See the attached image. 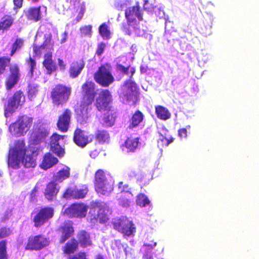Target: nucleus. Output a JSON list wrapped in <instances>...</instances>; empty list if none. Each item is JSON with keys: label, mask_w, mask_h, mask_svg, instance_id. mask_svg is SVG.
<instances>
[{"label": "nucleus", "mask_w": 259, "mask_h": 259, "mask_svg": "<svg viewBox=\"0 0 259 259\" xmlns=\"http://www.w3.org/2000/svg\"><path fill=\"white\" fill-rule=\"evenodd\" d=\"M112 102V96L108 90H103L96 99L95 105L98 111H105L112 107L110 104Z\"/></svg>", "instance_id": "obj_14"}, {"label": "nucleus", "mask_w": 259, "mask_h": 259, "mask_svg": "<svg viewBox=\"0 0 259 259\" xmlns=\"http://www.w3.org/2000/svg\"><path fill=\"white\" fill-rule=\"evenodd\" d=\"M144 117V114L141 111L137 110L130 119L128 128L133 129L140 125L143 122Z\"/></svg>", "instance_id": "obj_28"}, {"label": "nucleus", "mask_w": 259, "mask_h": 259, "mask_svg": "<svg viewBox=\"0 0 259 259\" xmlns=\"http://www.w3.org/2000/svg\"><path fill=\"white\" fill-rule=\"evenodd\" d=\"M156 245V242H153V244H150L149 242H145L144 246L147 248L145 250V252L142 256V259H154L151 251Z\"/></svg>", "instance_id": "obj_43"}, {"label": "nucleus", "mask_w": 259, "mask_h": 259, "mask_svg": "<svg viewBox=\"0 0 259 259\" xmlns=\"http://www.w3.org/2000/svg\"><path fill=\"white\" fill-rule=\"evenodd\" d=\"M37 192V188L36 187H35L31 192V197H34L35 196V194Z\"/></svg>", "instance_id": "obj_63"}, {"label": "nucleus", "mask_w": 259, "mask_h": 259, "mask_svg": "<svg viewBox=\"0 0 259 259\" xmlns=\"http://www.w3.org/2000/svg\"><path fill=\"white\" fill-rule=\"evenodd\" d=\"M85 66V62L82 59L73 61L69 68L70 76L74 78L77 77L81 72Z\"/></svg>", "instance_id": "obj_25"}, {"label": "nucleus", "mask_w": 259, "mask_h": 259, "mask_svg": "<svg viewBox=\"0 0 259 259\" xmlns=\"http://www.w3.org/2000/svg\"><path fill=\"white\" fill-rule=\"evenodd\" d=\"M24 40L22 38H16L12 45L10 56L11 57L13 56L16 53L17 51L21 49L24 46Z\"/></svg>", "instance_id": "obj_45"}, {"label": "nucleus", "mask_w": 259, "mask_h": 259, "mask_svg": "<svg viewBox=\"0 0 259 259\" xmlns=\"http://www.w3.org/2000/svg\"><path fill=\"white\" fill-rule=\"evenodd\" d=\"M155 113L157 118L162 120H166L171 116V114L168 110L161 105L155 107Z\"/></svg>", "instance_id": "obj_35"}, {"label": "nucleus", "mask_w": 259, "mask_h": 259, "mask_svg": "<svg viewBox=\"0 0 259 259\" xmlns=\"http://www.w3.org/2000/svg\"><path fill=\"white\" fill-rule=\"evenodd\" d=\"M57 231L60 235L59 243L62 244L74 235V229L72 222L71 221L64 222L58 228Z\"/></svg>", "instance_id": "obj_19"}, {"label": "nucleus", "mask_w": 259, "mask_h": 259, "mask_svg": "<svg viewBox=\"0 0 259 259\" xmlns=\"http://www.w3.org/2000/svg\"><path fill=\"white\" fill-rule=\"evenodd\" d=\"M174 140V138L168 134L166 130H164L163 133H159V138L157 141L158 146L161 148L167 147L173 142Z\"/></svg>", "instance_id": "obj_31"}, {"label": "nucleus", "mask_w": 259, "mask_h": 259, "mask_svg": "<svg viewBox=\"0 0 259 259\" xmlns=\"http://www.w3.org/2000/svg\"><path fill=\"white\" fill-rule=\"evenodd\" d=\"M53 55L51 52L46 53L44 56L42 61L43 67L46 69L48 74H51L57 70V66L53 60Z\"/></svg>", "instance_id": "obj_23"}, {"label": "nucleus", "mask_w": 259, "mask_h": 259, "mask_svg": "<svg viewBox=\"0 0 259 259\" xmlns=\"http://www.w3.org/2000/svg\"><path fill=\"white\" fill-rule=\"evenodd\" d=\"M9 73L6 78L5 84L7 90L10 91L19 82L21 78L20 68L14 64L9 68Z\"/></svg>", "instance_id": "obj_15"}, {"label": "nucleus", "mask_w": 259, "mask_h": 259, "mask_svg": "<svg viewBox=\"0 0 259 259\" xmlns=\"http://www.w3.org/2000/svg\"><path fill=\"white\" fill-rule=\"evenodd\" d=\"M27 18L34 22L39 21L41 18L40 7L29 8L26 14Z\"/></svg>", "instance_id": "obj_33"}, {"label": "nucleus", "mask_w": 259, "mask_h": 259, "mask_svg": "<svg viewBox=\"0 0 259 259\" xmlns=\"http://www.w3.org/2000/svg\"><path fill=\"white\" fill-rule=\"evenodd\" d=\"M116 67L118 70L122 74L127 75L130 78H132L136 72L135 68L131 67V65L124 66L121 64L117 63Z\"/></svg>", "instance_id": "obj_39"}, {"label": "nucleus", "mask_w": 259, "mask_h": 259, "mask_svg": "<svg viewBox=\"0 0 259 259\" xmlns=\"http://www.w3.org/2000/svg\"><path fill=\"white\" fill-rule=\"evenodd\" d=\"M26 63L29 67V72L31 74H33L36 67V61L33 58L29 57V58L27 60Z\"/></svg>", "instance_id": "obj_50"}, {"label": "nucleus", "mask_w": 259, "mask_h": 259, "mask_svg": "<svg viewBox=\"0 0 259 259\" xmlns=\"http://www.w3.org/2000/svg\"><path fill=\"white\" fill-rule=\"evenodd\" d=\"M49 244V239L42 234L30 235L25 243V249L31 251L40 250L48 246Z\"/></svg>", "instance_id": "obj_11"}, {"label": "nucleus", "mask_w": 259, "mask_h": 259, "mask_svg": "<svg viewBox=\"0 0 259 259\" xmlns=\"http://www.w3.org/2000/svg\"><path fill=\"white\" fill-rule=\"evenodd\" d=\"M70 168L65 166V168L59 170L56 175L54 176V181L56 182H62L64 180L70 177Z\"/></svg>", "instance_id": "obj_36"}, {"label": "nucleus", "mask_w": 259, "mask_h": 259, "mask_svg": "<svg viewBox=\"0 0 259 259\" xmlns=\"http://www.w3.org/2000/svg\"><path fill=\"white\" fill-rule=\"evenodd\" d=\"M143 13L138 4L126 9L125 10V17L127 20V25H123V31L127 34L130 35L131 31L127 28V25L130 26L137 24L136 18L138 19V21H142L143 20Z\"/></svg>", "instance_id": "obj_9"}, {"label": "nucleus", "mask_w": 259, "mask_h": 259, "mask_svg": "<svg viewBox=\"0 0 259 259\" xmlns=\"http://www.w3.org/2000/svg\"><path fill=\"white\" fill-rule=\"evenodd\" d=\"M54 214L53 207L46 206L41 208L34 215L32 222L35 228H40L51 219Z\"/></svg>", "instance_id": "obj_12"}, {"label": "nucleus", "mask_w": 259, "mask_h": 259, "mask_svg": "<svg viewBox=\"0 0 259 259\" xmlns=\"http://www.w3.org/2000/svg\"><path fill=\"white\" fill-rule=\"evenodd\" d=\"M105 47V44L103 42L98 44L96 53L98 56H100L104 53Z\"/></svg>", "instance_id": "obj_54"}, {"label": "nucleus", "mask_w": 259, "mask_h": 259, "mask_svg": "<svg viewBox=\"0 0 259 259\" xmlns=\"http://www.w3.org/2000/svg\"><path fill=\"white\" fill-rule=\"evenodd\" d=\"M77 242L82 247H87L92 245L90 234L85 230H80L77 234Z\"/></svg>", "instance_id": "obj_26"}, {"label": "nucleus", "mask_w": 259, "mask_h": 259, "mask_svg": "<svg viewBox=\"0 0 259 259\" xmlns=\"http://www.w3.org/2000/svg\"><path fill=\"white\" fill-rule=\"evenodd\" d=\"M93 135L76 127L73 132V141L77 146L84 148L93 141Z\"/></svg>", "instance_id": "obj_17"}, {"label": "nucleus", "mask_w": 259, "mask_h": 259, "mask_svg": "<svg viewBox=\"0 0 259 259\" xmlns=\"http://www.w3.org/2000/svg\"><path fill=\"white\" fill-rule=\"evenodd\" d=\"M136 203L141 207H145L150 204V201L144 194L140 193L137 196Z\"/></svg>", "instance_id": "obj_46"}, {"label": "nucleus", "mask_w": 259, "mask_h": 259, "mask_svg": "<svg viewBox=\"0 0 259 259\" xmlns=\"http://www.w3.org/2000/svg\"><path fill=\"white\" fill-rule=\"evenodd\" d=\"M23 0H13L14 5V9L17 10L20 9L22 7Z\"/></svg>", "instance_id": "obj_59"}, {"label": "nucleus", "mask_w": 259, "mask_h": 259, "mask_svg": "<svg viewBox=\"0 0 259 259\" xmlns=\"http://www.w3.org/2000/svg\"><path fill=\"white\" fill-rule=\"evenodd\" d=\"M58 159L54 157L50 152L46 153L43 157L42 161L40 164V167L45 170L52 167L53 166L57 164Z\"/></svg>", "instance_id": "obj_27"}, {"label": "nucleus", "mask_w": 259, "mask_h": 259, "mask_svg": "<svg viewBox=\"0 0 259 259\" xmlns=\"http://www.w3.org/2000/svg\"><path fill=\"white\" fill-rule=\"evenodd\" d=\"M112 224L115 230L124 236H133L136 232L134 224L125 217L114 218L112 221Z\"/></svg>", "instance_id": "obj_10"}, {"label": "nucleus", "mask_w": 259, "mask_h": 259, "mask_svg": "<svg viewBox=\"0 0 259 259\" xmlns=\"http://www.w3.org/2000/svg\"><path fill=\"white\" fill-rule=\"evenodd\" d=\"M48 135L46 130L44 127L34 128L30 136V141L34 145H37L44 141Z\"/></svg>", "instance_id": "obj_22"}, {"label": "nucleus", "mask_w": 259, "mask_h": 259, "mask_svg": "<svg viewBox=\"0 0 259 259\" xmlns=\"http://www.w3.org/2000/svg\"><path fill=\"white\" fill-rule=\"evenodd\" d=\"M88 186L83 185L80 188H67L62 195V198L66 199H80L84 198L88 193Z\"/></svg>", "instance_id": "obj_18"}, {"label": "nucleus", "mask_w": 259, "mask_h": 259, "mask_svg": "<svg viewBox=\"0 0 259 259\" xmlns=\"http://www.w3.org/2000/svg\"><path fill=\"white\" fill-rule=\"evenodd\" d=\"M11 61V58L8 56L0 57V75L4 74L6 70L7 67L9 66Z\"/></svg>", "instance_id": "obj_44"}, {"label": "nucleus", "mask_w": 259, "mask_h": 259, "mask_svg": "<svg viewBox=\"0 0 259 259\" xmlns=\"http://www.w3.org/2000/svg\"><path fill=\"white\" fill-rule=\"evenodd\" d=\"M178 136L181 139L186 138L187 130L186 128H182L178 130Z\"/></svg>", "instance_id": "obj_58"}, {"label": "nucleus", "mask_w": 259, "mask_h": 259, "mask_svg": "<svg viewBox=\"0 0 259 259\" xmlns=\"http://www.w3.org/2000/svg\"><path fill=\"white\" fill-rule=\"evenodd\" d=\"M133 194H131L130 195L127 194L117 195V201L119 205L122 207L129 206L132 200L133 199Z\"/></svg>", "instance_id": "obj_40"}, {"label": "nucleus", "mask_w": 259, "mask_h": 259, "mask_svg": "<svg viewBox=\"0 0 259 259\" xmlns=\"http://www.w3.org/2000/svg\"><path fill=\"white\" fill-rule=\"evenodd\" d=\"M68 2L73 5L74 9H76L78 13L76 17V21L79 22L83 17L85 10V4L81 0H67Z\"/></svg>", "instance_id": "obj_29"}, {"label": "nucleus", "mask_w": 259, "mask_h": 259, "mask_svg": "<svg viewBox=\"0 0 259 259\" xmlns=\"http://www.w3.org/2000/svg\"><path fill=\"white\" fill-rule=\"evenodd\" d=\"M112 66L108 63L100 66L94 75L96 82L104 87H107L112 83L114 78L112 74Z\"/></svg>", "instance_id": "obj_7"}, {"label": "nucleus", "mask_w": 259, "mask_h": 259, "mask_svg": "<svg viewBox=\"0 0 259 259\" xmlns=\"http://www.w3.org/2000/svg\"><path fill=\"white\" fill-rule=\"evenodd\" d=\"M89 207L82 202H75L67 207L64 210V213L70 218L82 219L86 217Z\"/></svg>", "instance_id": "obj_13"}, {"label": "nucleus", "mask_w": 259, "mask_h": 259, "mask_svg": "<svg viewBox=\"0 0 259 259\" xmlns=\"http://www.w3.org/2000/svg\"><path fill=\"white\" fill-rule=\"evenodd\" d=\"M37 153L34 149L27 148L24 140H18L9 150L8 164L13 169L19 168L20 162L26 168L34 167L36 165Z\"/></svg>", "instance_id": "obj_1"}, {"label": "nucleus", "mask_w": 259, "mask_h": 259, "mask_svg": "<svg viewBox=\"0 0 259 259\" xmlns=\"http://www.w3.org/2000/svg\"><path fill=\"white\" fill-rule=\"evenodd\" d=\"M10 234V230L7 227H2L0 229V239L8 236Z\"/></svg>", "instance_id": "obj_53"}, {"label": "nucleus", "mask_w": 259, "mask_h": 259, "mask_svg": "<svg viewBox=\"0 0 259 259\" xmlns=\"http://www.w3.org/2000/svg\"><path fill=\"white\" fill-rule=\"evenodd\" d=\"M33 122V117L23 114L18 116L16 120L10 124L9 130L12 135L15 137L24 136L30 131Z\"/></svg>", "instance_id": "obj_3"}, {"label": "nucleus", "mask_w": 259, "mask_h": 259, "mask_svg": "<svg viewBox=\"0 0 259 259\" xmlns=\"http://www.w3.org/2000/svg\"><path fill=\"white\" fill-rule=\"evenodd\" d=\"M143 9L144 10L148 12H152L154 10V7L150 5L148 0L144 1V4L143 6Z\"/></svg>", "instance_id": "obj_56"}, {"label": "nucleus", "mask_w": 259, "mask_h": 259, "mask_svg": "<svg viewBox=\"0 0 259 259\" xmlns=\"http://www.w3.org/2000/svg\"><path fill=\"white\" fill-rule=\"evenodd\" d=\"M95 259H105L103 256L100 254H98L96 256Z\"/></svg>", "instance_id": "obj_64"}, {"label": "nucleus", "mask_w": 259, "mask_h": 259, "mask_svg": "<svg viewBox=\"0 0 259 259\" xmlns=\"http://www.w3.org/2000/svg\"><path fill=\"white\" fill-rule=\"evenodd\" d=\"M67 38V33L66 32H64L62 35V38L61 39V43L63 44V43L65 42L66 41Z\"/></svg>", "instance_id": "obj_61"}, {"label": "nucleus", "mask_w": 259, "mask_h": 259, "mask_svg": "<svg viewBox=\"0 0 259 259\" xmlns=\"http://www.w3.org/2000/svg\"><path fill=\"white\" fill-rule=\"evenodd\" d=\"M38 92V90L36 87L29 86L28 91V97H33L35 96Z\"/></svg>", "instance_id": "obj_55"}, {"label": "nucleus", "mask_w": 259, "mask_h": 259, "mask_svg": "<svg viewBox=\"0 0 259 259\" xmlns=\"http://www.w3.org/2000/svg\"><path fill=\"white\" fill-rule=\"evenodd\" d=\"M138 90L137 85L135 81L127 80L121 87L119 97L123 102H133L135 105L138 100Z\"/></svg>", "instance_id": "obj_8"}, {"label": "nucleus", "mask_w": 259, "mask_h": 259, "mask_svg": "<svg viewBox=\"0 0 259 259\" xmlns=\"http://www.w3.org/2000/svg\"><path fill=\"white\" fill-rule=\"evenodd\" d=\"M140 143L139 138L128 137L125 140L123 146L126 149L127 152H134L138 148Z\"/></svg>", "instance_id": "obj_32"}, {"label": "nucleus", "mask_w": 259, "mask_h": 259, "mask_svg": "<svg viewBox=\"0 0 259 259\" xmlns=\"http://www.w3.org/2000/svg\"><path fill=\"white\" fill-rule=\"evenodd\" d=\"M90 222L93 224L106 223L109 218L105 212V208L102 202L92 201L89 206L88 215Z\"/></svg>", "instance_id": "obj_6"}, {"label": "nucleus", "mask_w": 259, "mask_h": 259, "mask_svg": "<svg viewBox=\"0 0 259 259\" xmlns=\"http://www.w3.org/2000/svg\"><path fill=\"white\" fill-rule=\"evenodd\" d=\"M52 37V35L50 33L45 34L44 38V40L41 45L45 48L50 45L51 44Z\"/></svg>", "instance_id": "obj_52"}, {"label": "nucleus", "mask_w": 259, "mask_h": 259, "mask_svg": "<svg viewBox=\"0 0 259 259\" xmlns=\"http://www.w3.org/2000/svg\"><path fill=\"white\" fill-rule=\"evenodd\" d=\"M72 116V111L69 108L64 109L58 115L56 126L58 131L62 133H66L70 128L71 118Z\"/></svg>", "instance_id": "obj_16"}, {"label": "nucleus", "mask_w": 259, "mask_h": 259, "mask_svg": "<svg viewBox=\"0 0 259 259\" xmlns=\"http://www.w3.org/2000/svg\"><path fill=\"white\" fill-rule=\"evenodd\" d=\"M64 136L54 133L50 138V150L59 157H62L65 154V150L59 144V141L63 140Z\"/></svg>", "instance_id": "obj_20"}, {"label": "nucleus", "mask_w": 259, "mask_h": 259, "mask_svg": "<svg viewBox=\"0 0 259 259\" xmlns=\"http://www.w3.org/2000/svg\"><path fill=\"white\" fill-rule=\"evenodd\" d=\"M99 33L101 36L104 39H108L110 37V31L108 29L107 25L104 23L99 27Z\"/></svg>", "instance_id": "obj_47"}, {"label": "nucleus", "mask_w": 259, "mask_h": 259, "mask_svg": "<svg viewBox=\"0 0 259 259\" xmlns=\"http://www.w3.org/2000/svg\"><path fill=\"white\" fill-rule=\"evenodd\" d=\"M58 64L60 70H64L66 68V64L63 60L60 58L58 59Z\"/></svg>", "instance_id": "obj_60"}, {"label": "nucleus", "mask_w": 259, "mask_h": 259, "mask_svg": "<svg viewBox=\"0 0 259 259\" xmlns=\"http://www.w3.org/2000/svg\"><path fill=\"white\" fill-rule=\"evenodd\" d=\"M110 136L107 131L98 130L95 133V140L99 144H103L109 142Z\"/></svg>", "instance_id": "obj_38"}, {"label": "nucleus", "mask_w": 259, "mask_h": 259, "mask_svg": "<svg viewBox=\"0 0 259 259\" xmlns=\"http://www.w3.org/2000/svg\"><path fill=\"white\" fill-rule=\"evenodd\" d=\"M118 194L117 195L127 194L130 195L133 194L132 188L126 184H124L122 181L119 182L117 184Z\"/></svg>", "instance_id": "obj_42"}, {"label": "nucleus", "mask_w": 259, "mask_h": 259, "mask_svg": "<svg viewBox=\"0 0 259 259\" xmlns=\"http://www.w3.org/2000/svg\"><path fill=\"white\" fill-rule=\"evenodd\" d=\"M78 248V242L75 238H72L62 248L64 254L69 255L74 253Z\"/></svg>", "instance_id": "obj_30"}, {"label": "nucleus", "mask_w": 259, "mask_h": 259, "mask_svg": "<svg viewBox=\"0 0 259 259\" xmlns=\"http://www.w3.org/2000/svg\"><path fill=\"white\" fill-rule=\"evenodd\" d=\"M138 176V174L135 171L132 170L128 174V176L131 178L136 177Z\"/></svg>", "instance_id": "obj_62"}, {"label": "nucleus", "mask_w": 259, "mask_h": 259, "mask_svg": "<svg viewBox=\"0 0 259 259\" xmlns=\"http://www.w3.org/2000/svg\"><path fill=\"white\" fill-rule=\"evenodd\" d=\"M106 111L107 112L103 118L104 122L107 126H111L113 125L116 118V112L113 107Z\"/></svg>", "instance_id": "obj_34"}, {"label": "nucleus", "mask_w": 259, "mask_h": 259, "mask_svg": "<svg viewBox=\"0 0 259 259\" xmlns=\"http://www.w3.org/2000/svg\"><path fill=\"white\" fill-rule=\"evenodd\" d=\"M6 248V241H0V259H7Z\"/></svg>", "instance_id": "obj_48"}, {"label": "nucleus", "mask_w": 259, "mask_h": 259, "mask_svg": "<svg viewBox=\"0 0 259 259\" xmlns=\"http://www.w3.org/2000/svg\"><path fill=\"white\" fill-rule=\"evenodd\" d=\"M33 52L34 54V57L38 56L40 57L42 53V51L45 49V47H44L41 45L40 46H37L36 45H33Z\"/></svg>", "instance_id": "obj_49"}, {"label": "nucleus", "mask_w": 259, "mask_h": 259, "mask_svg": "<svg viewBox=\"0 0 259 259\" xmlns=\"http://www.w3.org/2000/svg\"><path fill=\"white\" fill-rule=\"evenodd\" d=\"M71 88L63 84L58 83L51 89L50 98L54 107H59L66 104L71 94Z\"/></svg>", "instance_id": "obj_4"}, {"label": "nucleus", "mask_w": 259, "mask_h": 259, "mask_svg": "<svg viewBox=\"0 0 259 259\" xmlns=\"http://www.w3.org/2000/svg\"><path fill=\"white\" fill-rule=\"evenodd\" d=\"M14 19L11 15H5L0 21V31L8 30L13 25Z\"/></svg>", "instance_id": "obj_37"}, {"label": "nucleus", "mask_w": 259, "mask_h": 259, "mask_svg": "<svg viewBox=\"0 0 259 259\" xmlns=\"http://www.w3.org/2000/svg\"><path fill=\"white\" fill-rule=\"evenodd\" d=\"M80 30L84 35H90L92 32V26H84L80 28Z\"/></svg>", "instance_id": "obj_57"}, {"label": "nucleus", "mask_w": 259, "mask_h": 259, "mask_svg": "<svg viewBox=\"0 0 259 259\" xmlns=\"http://www.w3.org/2000/svg\"><path fill=\"white\" fill-rule=\"evenodd\" d=\"M108 181L105 171L102 169H99L96 171L94 180V185L105 182Z\"/></svg>", "instance_id": "obj_41"}, {"label": "nucleus", "mask_w": 259, "mask_h": 259, "mask_svg": "<svg viewBox=\"0 0 259 259\" xmlns=\"http://www.w3.org/2000/svg\"><path fill=\"white\" fill-rule=\"evenodd\" d=\"M81 93L80 107L84 113L81 110V112L78 113L77 120L80 123H86L88 119V106L94 102L97 95L95 83L92 81L86 80L81 86Z\"/></svg>", "instance_id": "obj_2"}, {"label": "nucleus", "mask_w": 259, "mask_h": 259, "mask_svg": "<svg viewBox=\"0 0 259 259\" xmlns=\"http://www.w3.org/2000/svg\"><path fill=\"white\" fill-rule=\"evenodd\" d=\"M95 190L100 195L108 196L113 190V183L109 181L94 185Z\"/></svg>", "instance_id": "obj_24"}, {"label": "nucleus", "mask_w": 259, "mask_h": 259, "mask_svg": "<svg viewBox=\"0 0 259 259\" xmlns=\"http://www.w3.org/2000/svg\"><path fill=\"white\" fill-rule=\"evenodd\" d=\"M60 187L54 180L47 183L44 192V196L48 200L52 201L55 199L58 194Z\"/></svg>", "instance_id": "obj_21"}, {"label": "nucleus", "mask_w": 259, "mask_h": 259, "mask_svg": "<svg viewBox=\"0 0 259 259\" xmlns=\"http://www.w3.org/2000/svg\"><path fill=\"white\" fill-rule=\"evenodd\" d=\"M67 259H87V254L84 252H79L72 255H69Z\"/></svg>", "instance_id": "obj_51"}, {"label": "nucleus", "mask_w": 259, "mask_h": 259, "mask_svg": "<svg viewBox=\"0 0 259 259\" xmlns=\"http://www.w3.org/2000/svg\"><path fill=\"white\" fill-rule=\"evenodd\" d=\"M25 100V96L22 91H16L4 105L5 117L8 118L12 115L17 109L24 104Z\"/></svg>", "instance_id": "obj_5"}]
</instances>
